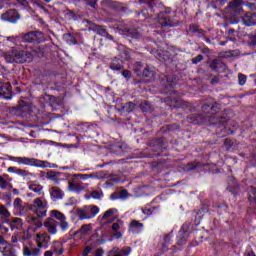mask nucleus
I'll use <instances>...</instances> for the list:
<instances>
[{
  "instance_id": "obj_38",
  "label": "nucleus",
  "mask_w": 256,
  "mask_h": 256,
  "mask_svg": "<svg viewBox=\"0 0 256 256\" xmlns=\"http://www.w3.org/2000/svg\"><path fill=\"white\" fill-rule=\"evenodd\" d=\"M140 3H146L150 9H153V0H139Z\"/></svg>"
},
{
  "instance_id": "obj_12",
  "label": "nucleus",
  "mask_w": 256,
  "mask_h": 256,
  "mask_svg": "<svg viewBox=\"0 0 256 256\" xmlns=\"http://www.w3.org/2000/svg\"><path fill=\"white\" fill-rule=\"evenodd\" d=\"M242 21H243L244 25H246L247 27L256 25V14L253 12H247L243 16Z\"/></svg>"
},
{
  "instance_id": "obj_20",
  "label": "nucleus",
  "mask_w": 256,
  "mask_h": 256,
  "mask_svg": "<svg viewBox=\"0 0 256 256\" xmlns=\"http://www.w3.org/2000/svg\"><path fill=\"white\" fill-rule=\"evenodd\" d=\"M50 195L52 199H63V191H61V189L58 187H52Z\"/></svg>"
},
{
  "instance_id": "obj_19",
  "label": "nucleus",
  "mask_w": 256,
  "mask_h": 256,
  "mask_svg": "<svg viewBox=\"0 0 256 256\" xmlns=\"http://www.w3.org/2000/svg\"><path fill=\"white\" fill-rule=\"evenodd\" d=\"M28 188L30 189V191H33L34 193H37L38 195H41V191H43V186H41L37 182L28 183Z\"/></svg>"
},
{
  "instance_id": "obj_24",
  "label": "nucleus",
  "mask_w": 256,
  "mask_h": 256,
  "mask_svg": "<svg viewBox=\"0 0 256 256\" xmlns=\"http://www.w3.org/2000/svg\"><path fill=\"white\" fill-rule=\"evenodd\" d=\"M230 9H233L234 11H239L241 9V0H234L229 3Z\"/></svg>"
},
{
  "instance_id": "obj_29",
  "label": "nucleus",
  "mask_w": 256,
  "mask_h": 256,
  "mask_svg": "<svg viewBox=\"0 0 256 256\" xmlns=\"http://www.w3.org/2000/svg\"><path fill=\"white\" fill-rule=\"evenodd\" d=\"M60 227L62 231H67V229H69V222L67 221V219L60 221Z\"/></svg>"
},
{
  "instance_id": "obj_21",
  "label": "nucleus",
  "mask_w": 256,
  "mask_h": 256,
  "mask_svg": "<svg viewBox=\"0 0 256 256\" xmlns=\"http://www.w3.org/2000/svg\"><path fill=\"white\" fill-rule=\"evenodd\" d=\"M51 219H57L58 221H63L64 219H67L65 215L57 210H52L50 212Z\"/></svg>"
},
{
  "instance_id": "obj_22",
  "label": "nucleus",
  "mask_w": 256,
  "mask_h": 256,
  "mask_svg": "<svg viewBox=\"0 0 256 256\" xmlns=\"http://www.w3.org/2000/svg\"><path fill=\"white\" fill-rule=\"evenodd\" d=\"M9 181H11V179H9L8 175L5 174L3 176H0V189H7Z\"/></svg>"
},
{
  "instance_id": "obj_2",
  "label": "nucleus",
  "mask_w": 256,
  "mask_h": 256,
  "mask_svg": "<svg viewBox=\"0 0 256 256\" xmlns=\"http://www.w3.org/2000/svg\"><path fill=\"white\" fill-rule=\"evenodd\" d=\"M47 207H49V204L45 198H36L34 203L30 205V211H33L37 217H45L47 215Z\"/></svg>"
},
{
  "instance_id": "obj_41",
  "label": "nucleus",
  "mask_w": 256,
  "mask_h": 256,
  "mask_svg": "<svg viewBox=\"0 0 256 256\" xmlns=\"http://www.w3.org/2000/svg\"><path fill=\"white\" fill-rule=\"evenodd\" d=\"M171 239H173V236L171 234H168L164 237V243L167 245L171 243Z\"/></svg>"
},
{
  "instance_id": "obj_32",
  "label": "nucleus",
  "mask_w": 256,
  "mask_h": 256,
  "mask_svg": "<svg viewBox=\"0 0 256 256\" xmlns=\"http://www.w3.org/2000/svg\"><path fill=\"white\" fill-rule=\"evenodd\" d=\"M91 197L92 199H101V197H103V193L99 191H92Z\"/></svg>"
},
{
  "instance_id": "obj_53",
  "label": "nucleus",
  "mask_w": 256,
  "mask_h": 256,
  "mask_svg": "<svg viewBox=\"0 0 256 256\" xmlns=\"http://www.w3.org/2000/svg\"><path fill=\"white\" fill-rule=\"evenodd\" d=\"M247 256H256V255H255V252L249 251V252L247 253Z\"/></svg>"
},
{
  "instance_id": "obj_36",
  "label": "nucleus",
  "mask_w": 256,
  "mask_h": 256,
  "mask_svg": "<svg viewBox=\"0 0 256 256\" xmlns=\"http://www.w3.org/2000/svg\"><path fill=\"white\" fill-rule=\"evenodd\" d=\"M64 37H65V39L70 38V42H69L70 45H75V43H77V40H75V38H73V36H71V34H66Z\"/></svg>"
},
{
  "instance_id": "obj_59",
  "label": "nucleus",
  "mask_w": 256,
  "mask_h": 256,
  "mask_svg": "<svg viewBox=\"0 0 256 256\" xmlns=\"http://www.w3.org/2000/svg\"><path fill=\"white\" fill-rule=\"evenodd\" d=\"M45 3H51V0H44Z\"/></svg>"
},
{
  "instance_id": "obj_45",
  "label": "nucleus",
  "mask_w": 256,
  "mask_h": 256,
  "mask_svg": "<svg viewBox=\"0 0 256 256\" xmlns=\"http://www.w3.org/2000/svg\"><path fill=\"white\" fill-rule=\"evenodd\" d=\"M7 241H5V238H3V236L0 235V247L3 248L4 245H6Z\"/></svg>"
},
{
  "instance_id": "obj_40",
  "label": "nucleus",
  "mask_w": 256,
  "mask_h": 256,
  "mask_svg": "<svg viewBox=\"0 0 256 256\" xmlns=\"http://www.w3.org/2000/svg\"><path fill=\"white\" fill-rule=\"evenodd\" d=\"M9 228H6L3 226V224L0 223V235H3L4 233H8Z\"/></svg>"
},
{
  "instance_id": "obj_3",
  "label": "nucleus",
  "mask_w": 256,
  "mask_h": 256,
  "mask_svg": "<svg viewBox=\"0 0 256 256\" xmlns=\"http://www.w3.org/2000/svg\"><path fill=\"white\" fill-rule=\"evenodd\" d=\"M76 214L79 219H93L96 215L99 214V207L97 206H85L84 208H80L76 210Z\"/></svg>"
},
{
  "instance_id": "obj_28",
  "label": "nucleus",
  "mask_w": 256,
  "mask_h": 256,
  "mask_svg": "<svg viewBox=\"0 0 256 256\" xmlns=\"http://www.w3.org/2000/svg\"><path fill=\"white\" fill-rule=\"evenodd\" d=\"M110 68L113 71H121V69H123V65L122 64H118L117 60H114L110 66Z\"/></svg>"
},
{
  "instance_id": "obj_15",
  "label": "nucleus",
  "mask_w": 256,
  "mask_h": 256,
  "mask_svg": "<svg viewBox=\"0 0 256 256\" xmlns=\"http://www.w3.org/2000/svg\"><path fill=\"white\" fill-rule=\"evenodd\" d=\"M85 185L82 183H72L68 182V191L72 193H81V191H84Z\"/></svg>"
},
{
  "instance_id": "obj_58",
  "label": "nucleus",
  "mask_w": 256,
  "mask_h": 256,
  "mask_svg": "<svg viewBox=\"0 0 256 256\" xmlns=\"http://www.w3.org/2000/svg\"><path fill=\"white\" fill-rule=\"evenodd\" d=\"M88 179H93V175L90 174V175H87Z\"/></svg>"
},
{
  "instance_id": "obj_44",
  "label": "nucleus",
  "mask_w": 256,
  "mask_h": 256,
  "mask_svg": "<svg viewBox=\"0 0 256 256\" xmlns=\"http://www.w3.org/2000/svg\"><path fill=\"white\" fill-rule=\"evenodd\" d=\"M121 237H123V234H121V232H117L113 234V238L114 239H121Z\"/></svg>"
},
{
  "instance_id": "obj_34",
  "label": "nucleus",
  "mask_w": 256,
  "mask_h": 256,
  "mask_svg": "<svg viewBox=\"0 0 256 256\" xmlns=\"http://www.w3.org/2000/svg\"><path fill=\"white\" fill-rule=\"evenodd\" d=\"M16 175H20V177H27V175H29V173L23 169H16Z\"/></svg>"
},
{
  "instance_id": "obj_17",
  "label": "nucleus",
  "mask_w": 256,
  "mask_h": 256,
  "mask_svg": "<svg viewBox=\"0 0 256 256\" xmlns=\"http://www.w3.org/2000/svg\"><path fill=\"white\" fill-rule=\"evenodd\" d=\"M12 231L15 229H21L23 226V220L21 218H12L8 221Z\"/></svg>"
},
{
  "instance_id": "obj_55",
  "label": "nucleus",
  "mask_w": 256,
  "mask_h": 256,
  "mask_svg": "<svg viewBox=\"0 0 256 256\" xmlns=\"http://www.w3.org/2000/svg\"><path fill=\"white\" fill-rule=\"evenodd\" d=\"M125 59H131V56L129 54H126Z\"/></svg>"
},
{
  "instance_id": "obj_42",
  "label": "nucleus",
  "mask_w": 256,
  "mask_h": 256,
  "mask_svg": "<svg viewBox=\"0 0 256 256\" xmlns=\"http://www.w3.org/2000/svg\"><path fill=\"white\" fill-rule=\"evenodd\" d=\"M19 239H21V236H19V234H14V235L12 236L11 242H12V243H18V242H19Z\"/></svg>"
},
{
  "instance_id": "obj_11",
  "label": "nucleus",
  "mask_w": 256,
  "mask_h": 256,
  "mask_svg": "<svg viewBox=\"0 0 256 256\" xmlns=\"http://www.w3.org/2000/svg\"><path fill=\"white\" fill-rule=\"evenodd\" d=\"M0 97L3 99H11V84L0 83Z\"/></svg>"
},
{
  "instance_id": "obj_1",
  "label": "nucleus",
  "mask_w": 256,
  "mask_h": 256,
  "mask_svg": "<svg viewBox=\"0 0 256 256\" xmlns=\"http://www.w3.org/2000/svg\"><path fill=\"white\" fill-rule=\"evenodd\" d=\"M7 41H10L15 45L10 52L3 54L7 63H27L33 61V54L31 52L19 50V37L10 36L7 37Z\"/></svg>"
},
{
  "instance_id": "obj_50",
  "label": "nucleus",
  "mask_w": 256,
  "mask_h": 256,
  "mask_svg": "<svg viewBox=\"0 0 256 256\" xmlns=\"http://www.w3.org/2000/svg\"><path fill=\"white\" fill-rule=\"evenodd\" d=\"M44 256H53V252H51V251H46V252L44 253Z\"/></svg>"
},
{
  "instance_id": "obj_26",
  "label": "nucleus",
  "mask_w": 256,
  "mask_h": 256,
  "mask_svg": "<svg viewBox=\"0 0 256 256\" xmlns=\"http://www.w3.org/2000/svg\"><path fill=\"white\" fill-rule=\"evenodd\" d=\"M53 249L55 253H58V255H61V253H63V247L61 242H55L53 245Z\"/></svg>"
},
{
  "instance_id": "obj_8",
  "label": "nucleus",
  "mask_w": 256,
  "mask_h": 256,
  "mask_svg": "<svg viewBox=\"0 0 256 256\" xmlns=\"http://www.w3.org/2000/svg\"><path fill=\"white\" fill-rule=\"evenodd\" d=\"M158 23L161 27H175V23L171 21L169 14L162 12L158 15Z\"/></svg>"
},
{
  "instance_id": "obj_5",
  "label": "nucleus",
  "mask_w": 256,
  "mask_h": 256,
  "mask_svg": "<svg viewBox=\"0 0 256 256\" xmlns=\"http://www.w3.org/2000/svg\"><path fill=\"white\" fill-rule=\"evenodd\" d=\"M11 161L14 163H18V165H29V166H37L39 165V161L35 158L28 157H12Z\"/></svg>"
},
{
  "instance_id": "obj_37",
  "label": "nucleus",
  "mask_w": 256,
  "mask_h": 256,
  "mask_svg": "<svg viewBox=\"0 0 256 256\" xmlns=\"http://www.w3.org/2000/svg\"><path fill=\"white\" fill-rule=\"evenodd\" d=\"M187 229H189V225L184 224L181 228V230L179 231V237H183V233H185V231H187Z\"/></svg>"
},
{
  "instance_id": "obj_10",
  "label": "nucleus",
  "mask_w": 256,
  "mask_h": 256,
  "mask_svg": "<svg viewBox=\"0 0 256 256\" xmlns=\"http://www.w3.org/2000/svg\"><path fill=\"white\" fill-rule=\"evenodd\" d=\"M44 227L50 235H56L57 234V223L55 222V219L48 218L44 222Z\"/></svg>"
},
{
  "instance_id": "obj_49",
  "label": "nucleus",
  "mask_w": 256,
  "mask_h": 256,
  "mask_svg": "<svg viewBox=\"0 0 256 256\" xmlns=\"http://www.w3.org/2000/svg\"><path fill=\"white\" fill-rule=\"evenodd\" d=\"M142 213H144V215H150L151 214V210L149 209H143Z\"/></svg>"
},
{
  "instance_id": "obj_9",
  "label": "nucleus",
  "mask_w": 256,
  "mask_h": 256,
  "mask_svg": "<svg viewBox=\"0 0 256 256\" xmlns=\"http://www.w3.org/2000/svg\"><path fill=\"white\" fill-rule=\"evenodd\" d=\"M14 215H25V203L21 198H16L13 201Z\"/></svg>"
},
{
  "instance_id": "obj_4",
  "label": "nucleus",
  "mask_w": 256,
  "mask_h": 256,
  "mask_svg": "<svg viewBox=\"0 0 256 256\" xmlns=\"http://www.w3.org/2000/svg\"><path fill=\"white\" fill-rule=\"evenodd\" d=\"M25 43H41L43 41V33L41 32H29L23 36Z\"/></svg>"
},
{
  "instance_id": "obj_7",
  "label": "nucleus",
  "mask_w": 256,
  "mask_h": 256,
  "mask_svg": "<svg viewBox=\"0 0 256 256\" xmlns=\"http://www.w3.org/2000/svg\"><path fill=\"white\" fill-rule=\"evenodd\" d=\"M49 241H51V237L46 233L36 235V242L40 249H47L49 247Z\"/></svg>"
},
{
  "instance_id": "obj_48",
  "label": "nucleus",
  "mask_w": 256,
  "mask_h": 256,
  "mask_svg": "<svg viewBox=\"0 0 256 256\" xmlns=\"http://www.w3.org/2000/svg\"><path fill=\"white\" fill-rule=\"evenodd\" d=\"M103 250H101V249H98V250H96V252H95V256H103Z\"/></svg>"
},
{
  "instance_id": "obj_6",
  "label": "nucleus",
  "mask_w": 256,
  "mask_h": 256,
  "mask_svg": "<svg viewBox=\"0 0 256 256\" xmlns=\"http://www.w3.org/2000/svg\"><path fill=\"white\" fill-rule=\"evenodd\" d=\"M1 19L2 21H8L9 23H17L20 19L19 12L16 10H8L1 15Z\"/></svg>"
},
{
  "instance_id": "obj_25",
  "label": "nucleus",
  "mask_w": 256,
  "mask_h": 256,
  "mask_svg": "<svg viewBox=\"0 0 256 256\" xmlns=\"http://www.w3.org/2000/svg\"><path fill=\"white\" fill-rule=\"evenodd\" d=\"M92 229L93 227L91 226V224H85L80 228L79 233L81 235H87V233H90Z\"/></svg>"
},
{
  "instance_id": "obj_18",
  "label": "nucleus",
  "mask_w": 256,
  "mask_h": 256,
  "mask_svg": "<svg viewBox=\"0 0 256 256\" xmlns=\"http://www.w3.org/2000/svg\"><path fill=\"white\" fill-rule=\"evenodd\" d=\"M0 251L4 256H15V251H13V248L9 243L4 244L3 248L0 247Z\"/></svg>"
},
{
  "instance_id": "obj_33",
  "label": "nucleus",
  "mask_w": 256,
  "mask_h": 256,
  "mask_svg": "<svg viewBox=\"0 0 256 256\" xmlns=\"http://www.w3.org/2000/svg\"><path fill=\"white\" fill-rule=\"evenodd\" d=\"M123 227V222H121V221H118V222H116V223H114L113 225H112V229H113V231H118L119 229H121Z\"/></svg>"
},
{
  "instance_id": "obj_39",
  "label": "nucleus",
  "mask_w": 256,
  "mask_h": 256,
  "mask_svg": "<svg viewBox=\"0 0 256 256\" xmlns=\"http://www.w3.org/2000/svg\"><path fill=\"white\" fill-rule=\"evenodd\" d=\"M201 61H203V56H202V55H198V56H196V57L192 60V62H193L195 65H197V63H199V62H201Z\"/></svg>"
},
{
  "instance_id": "obj_47",
  "label": "nucleus",
  "mask_w": 256,
  "mask_h": 256,
  "mask_svg": "<svg viewBox=\"0 0 256 256\" xmlns=\"http://www.w3.org/2000/svg\"><path fill=\"white\" fill-rule=\"evenodd\" d=\"M122 75H123V77H125V79H128L130 77L129 70H124Z\"/></svg>"
},
{
  "instance_id": "obj_54",
  "label": "nucleus",
  "mask_w": 256,
  "mask_h": 256,
  "mask_svg": "<svg viewBox=\"0 0 256 256\" xmlns=\"http://www.w3.org/2000/svg\"><path fill=\"white\" fill-rule=\"evenodd\" d=\"M13 193H14V195H19V190L14 189V190H13Z\"/></svg>"
},
{
  "instance_id": "obj_14",
  "label": "nucleus",
  "mask_w": 256,
  "mask_h": 256,
  "mask_svg": "<svg viewBox=\"0 0 256 256\" xmlns=\"http://www.w3.org/2000/svg\"><path fill=\"white\" fill-rule=\"evenodd\" d=\"M27 221L32 225V227H34V231H37V229H41V227H43V222H41V219L35 216H28Z\"/></svg>"
},
{
  "instance_id": "obj_52",
  "label": "nucleus",
  "mask_w": 256,
  "mask_h": 256,
  "mask_svg": "<svg viewBox=\"0 0 256 256\" xmlns=\"http://www.w3.org/2000/svg\"><path fill=\"white\" fill-rule=\"evenodd\" d=\"M220 5H225L227 3V0H218Z\"/></svg>"
},
{
  "instance_id": "obj_57",
  "label": "nucleus",
  "mask_w": 256,
  "mask_h": 256,
  "mask_svg": "<svg viewBox=\"0 0 256 256\" xmlns=\"http://www.w3.org/2000/svg\"><path fill=\"white\" fill-rule=\"evenodd\" d=\"M82 179H89V177H87V174L82 176Z\"/></svg>"
},
{
  "instance_id": "obj_43",
  "label": "nucleus",
  "mask_w": 256,
  "mask_h": 256,
  "mask_svg": "<svg viewBox=\"0 0 256 256\" xmlns=\"http://www.w3.org/2000/svg\"><path fill=\"white\" fill-rule=\"evenodd\" d=\"M143 75H144V77H153V72H149V69L146 68L143 71Z\"/></svg>"
},
{
  "instance_id": "obj_31",
  "label": "nucleus",
  "mask_w": 256,
  "mask_h": 256,
  "mask_svg": "<svg viewBox=\"0 0 256 256\" xmlns=\"http://www.w3.org/2000/svg\"><path fill=\"white\" fill-rule=\"evenodd\" d=\"M256 199V190L255 188H251L249 191V201H255Z\"/></svg>"
},
{
  "instance_id": "obj_51",
  "label": "nucleus",
  "mask_w": 256,
  "mask_h": 256,
  "mask_svg": "<svg viewBox=\"0 0 256 256\" xmlns=\"http://www.w3.org/2000/svg\"><path fill=\"white\" fill-rule=\"evenodd\" d=\"M251 43H252V45H256V35L253 36Z\"/></svg>"
},
{
  "instance_id": "obj_46",
  "label": "nucleus",
  "mask_w": 256,
  "mask_h": 256,
  "mask_svg": "<svg viewBox=\"0 0 256 256\" xmlns=\"http://www.w3.org/2000/svg\"><path fill=\"white\" fill-rule=\"evenodd\" d=\"M8 173H15V174H17V167H9L8 168Z\"/></svg>"
},
{
  "instance_id": "obj_16",
  "label": "nucleus",
  "mask_w": 256,
  "mask_h": 256,
  "mask_svg": "<svg viewBox=\"0 0 256 256\" xmlns=\"http://www.w3.org/2000/svg\"><path fill=\"white\" fill-rule=\"evenodd\" d=\"M39 253H41L39 248L33 246H25L23 249V254L25 256H39Z\"/></svg>"
},
{
  "instance_id": "obj_60",
  "label": "nucleus",
  "mask_w": 256,
  "mask_h": 256,
  "mask_svg": "<svg viewBox=\"0 0 256 256\" xmlns=\"http://www.w3.org/2000/svg\"><path fill=\"white\" fill-rule=\"evenodd\" d=\"M19 3H21V1H23V0H17Z\"/></svg>"
},
{
  "instance_id": "obj_35",
  "label": "nucleus",
  "mask_w": 256,
  "mask_h": 256,
  "mask_svg": "<svg viewBox=\"0 0 256 256\" xmlns=\"http://www.w3.org/2000/svg\"><path fill=\"white\" fill-rule=\"evenodd\" d=\"M127 197H129V192H127V190H121L119 192L120 199H127Z\"/></svg>"
},
{
  "instance_id": "obj_23",
  "label": "nucleus",
  "mask_w": 256,
  "mask_h": 256,
  "mask_svg": "<svg viewBox=\"0 0 256 256\" xmlns=\"http://www.w3.org/2000/svg\"><path fill=\"white\" fill-rule=\"evenodd\" d=\"M0 216L2 219H9L11 217V212L4 205H0Z\"/></svg>"
},
{
  "instance_id": "obj_13",
  "label": "nucleus",
  "mask_w": 256,
  "mask_h": 256,
  "mask_svg": "<svg viewBox=\"0 0 256 256\" xmlns=\"http://www.w3.org/2000/svg\"><path fill=\"white\" fill-rule=\"evenodd\" d=\"M117 213V209L111 208L104 213L102 219L103 221H108V223H111V221H115V219H117Z\"/></svg>"
},
{
  "instance_id": "obj_56",
  "label": "nucleus",
  "mask_w": 256,
  "mask_h": 256,
  "mask_svg": "<svg viewBox=\"0 0 256 256\" xmlns=\"http://www.w3.org/2000/svg\"><path fill=\"white\" fill-rule=\"evenodd\" d=\"M179 245H183V243H185V239L182 241H178Z\"/></svg>"
},
{
  "instance_id": "obj_30",
  "label": "nucleus",
  "mask_w": 256,
  "mask_h": 256,
  "mask_svg": "<svg viewBox=\"0 0 256 256\" xmlns=\"http://www.w3.org/2000/svg\"><path fill=\"white\" fill-rule=\"evenodd\" d=\"M238 83L239 85H245L247 83V77L243 74L238 75Z\"/></svg>"
},
{
  "instance_id": "obj_27",
  "label": "nucleus",
  "mask_w": 256,
  "mask_h": 256,
  "mask_svg": "<svg viewBox=\"0 0 256 256\" xmlns=\"http://www.w3.org/2000/svg\"><path fill=\"white\" fill-rule=\"evenodd\" d=\"M130 228L132 229H143V223L137 221V220H133L131 223H130Z\"/></svg>"
}]
</instances>
